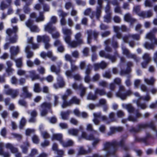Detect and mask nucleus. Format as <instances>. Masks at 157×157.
<instances>
[{
	"label": "nucleus",
	"instance_id": "16",
	"mask_svg": "<svg viewBox=\"0 0 157 157\" xmlns=\"http://www.w3.org/2000/svg\"><path fill=\"white\" fill-rule=\"evenodd\" d=\"M5 146L6 148L10 149L12 153H16L18 151L17 148L14 147L11 144L7 143L6 144Z\"/></svg>",
	"mask_w": 157,
	"mask_h": 157
},
{
	"label": "nucleus",
	"instance_id": "9",
	"mask_svg": "<svg viewBox=\"0 0 157 157\" xmlns=\"http://www.w3.org/2000/svg\"><path fill=\"white\" fill-rule=\"evenodd\" d=\"M6 94L7 95H11L12 98H14L18 94V91L17 90L10 89L6 91Z\"/></svg>",
	"mask_w": 157,
	"mask_h": 157
},
{
	"label": "nucleus",
	"instance_id": "30",
	"mask_svg": "<svg viewBox=\"0 0 157 157\" xmlns=\"http://www.w3.org/2000/svg\"><path fill=\"white\" fill-rule=\"evenodd\" d=\"M81 34L79 32L76 34L75 36V38L76 41H78V43L81 44L82 43V40L81 39Z\"/></svg>",
	"mask_w": 157,
	"mask_h": 157
},
{
	"label": "nucleus",
	"instance_id": "35",
	"mask_svg": "<svg viewBox=\"0 0 157 157\" xmlns=\"http://www.w3.org/2000/svg\"><path fill=\"white\" fill-rule=\"evenodd\" d=\"M126 108L129 113H133L135 110V108L130 104L127 105Z\"/></svg>",
	"mask_w": 157,
	"mask_h": 157
},
{
	"label": "nucleus",
	"instance_id": "53",
	"mask_svg": "<svg viewBox=\"0 0 157 157\" xmlns=\"http://www.w3.org/2000/svg\"><path fill=\"white\" fill-rule=\"evenodd\" d=\"M114 12L115 13H120L121 14L122 13V10L120 6V5L116 6L114 8Z\"/></svg>",
	"mask_w": 157,
	"mask_h": 157
},
{
	"label": "nucleus",
	"instance_id": "21",
	"mask_svg": "<svg viewBox=\"0 0 157 157\" xmlns=\"http://www.w3.org/2000/svg\"><path fill=\"white\" fill-rule=\"evenodd\" d=\"M14 60L16 63V66L18 68H21L22 66V58H19L17 59H15L14 58L12 59Z\"/></svg>",
	"mask_w": 157,
	"mask_h": 157
},
{
	"label": "nucleus",
	"instance_id": "59",
	"mask_svg": "<svg viewBox=\"0 0 157 157\" xmlns=\"http://www.w3.org/2000/svg\"><path fill=\"white\" fill-rule=\"evenodd\" d=\"M87 136V135L85 132H82V135L81 136H79L78 138V140H80L82 138L86 140Z\"/></svg>",
	"mask_w": 157,
	"mask_h": 157
},
{
	"label": "nucleus",
	"instance_id": "49",
	"mask_svg": "<svg viewBox=\"0 0 157 157\" xmlns=\"http://www.w3.org/2000/svg\"><path fill=\"white\" fill-rule=\"evenodd\" d=\"M18 104L22 106L25 107L27 106V103L26 101L23 99H20L19 100Z\"/></svg>",
	"mask_w": 157,
	"mask_h": 157
},
{
	"label": "nucleus",
	"instance_id": "1",
	"mask_svg": "<svg viewBox=\"0 0 157 157\" xmlns=\"http://www.w3.org/2000/svg\"><path fill=\"white\" fill-rule=\"evenodd\" d=\"M125 140L122 139L119 142L114 140L111 142H106L103 145V150L107 151V155H115L117 150V146L122 147L124 151H128L129 148L125 145Z\"/></svg>",
	"mask_w": 157,
	"mask_h": 157
},
{
	"label": "nucleus",
	"instance_id": "20",
	"mask_svg": "<svg viewBox=\"0 0 157 157\" xmlns=\"http://www.w3.org/2000/svg\"><path fill=\"white\" fill-rule=\"evenodd\" d=\"M70 112V111L69 110H67L66 112H62L61 116L62 119L64 120H67Z\"/></svg>",
	"mask_w": 157,
	"mask_h": 157
},
{
	"label": "nucleus",
	"instance_id": "26",
	"mask_svg": "<svg viewBox=\"0 0 157 157\" xmlns=\"http://www.w3.org/2000/svg\"><path fill=\"white\" fill-rule=\"evenodd\" d=\"M44 12L40 11L39 12V16L36 19V21L37 22L40 21H43L44 20Z\"/></svg>",
	"mask_w": 157,
	"mask_h": 157
},
{
	"label": "nucleus",
	"instance_id": "55",
	"mask_svg": "<svg viewBox=\"0 0 157 157\" xmlns=\"http://www.w3.org/2000/svg\"><path fill=\"white\" fill-rule=\"evenodd\" d=\"M65 57L66 60L70 61L71 63H72L74 61L72 59L70 55L68 54L65 55Z\"/></svg>",
	"mask_w": 157,
	"mask_h": 157
},
{
	"label": "nucleus",
	"instance_id": "17",
	"mask_svg": "<svg viewBox=\"0 0 157 157\" xmlns=\"http://www.w3.org/2000/svg\"><path fill=\"white\" fill-rule=\"evenodd\" d=\"M95 95H99L100 96L105 95L106 94V92L104 89H99L96 88L95 91Z\"/></svg>",
	"mask_w": 157,
	"mask_h": 157
},
{
	"label": "nucleus",
	"instance_id": "4",
	"mask_svg": "<svg viewBox=\"0 0 157 157\" xmlns=\"http://www.w3.org/2000/svg\"><path fill=\"white\" fill-rule=\"evenodd\" d=\"M135 141L137 142H143L145 144H148V141L150 139L152 138L151 135L148 132L146 133V136L143 138H139L135 136Z\"/></svg>",
	"mask_w": 157,
	"mask_h": 157
},
{
	"label": "nucleus",
	"instance_id": "23",
	"mask_svg": "<svg viewBox=\"0 0 157 157\" xmlns=\"http://www.w3.org/2000/svg\"><path fill=\"white\" fill-rule=\"evenodd\" d=\"M125 91V89L124 87L123 86H119V91L116 93L117 96L120 98L121 96V95H122Z\"/></svg>",
	"mask_w": 157,
	"mask_h": 157
},
{
	"label": "nucleus",
	"instance_id": "57",
	"mask_svg": "<svg viewBox=\"0 0 157 157\" xmlns=\"http://www.w3.org/2000/svg\"><path fill=\"white\" fill-rule=\"evenodd\" d=\"M101 9H96V16L97 19H98L100 17L101 13Z\"/></svg>",
	"mask_w": 157,
	"mask_h": 157
},
{
	"label": "nucleus",
	"instance_id": "3",
	"mask_svg": "<svg viewBox=\"0 0 157 157\" xmlns=\"http://www.w3.org/2000/svg\"><path fill=\"white\" fill-rule=\"evenodd\" d=\"M42 110L40 111V114L42 116H45L48 113V110L51 109L52 104L50 102H44L40 105Z\"/></svg>",
	"mask_w": 157,
	"mask_h": 157
},
{
	"label": "nucleus",
	"instance_id": "56",
	"mask_svg": "<svg viewBox=\"0 0 157 157\" xmlns=\"http://www.w3.org/2000/svg\"><path fill=\"white\" fill-rule=\"evenodd\" d=\"M30 29L33 32H38L39 30L37 26L36 25H33Z\"/></svg>",
	"mask_w": 157,
	"mask_h": 157
},
{
	"label": "nucleus",
	"instance_id": "38",
	"mask_svg": "<svg viewBox=\"0 0 157 157\" xmlns=\"http://www.w3.org/2000/svg\"><path fill=\"white\" fill-rule=\"evenodd\" d=\"M111 13H106V15H105L104 17V21L107 22H110L111 21Z\"/></svg>",
	"mask_w": 157,
	"mask_h": 157
},
{
	"label": "nucleus",
	"instance_id": "43",
	"mask_svg": "<svg viewBox=\"0 0 157 157\" xmlns=\"http://www.w3.org/2000/svg\"><path fill=\"white\" fill-rule=\"evenodd\" d=\"M141 25L140 24H137L135 27V30L138 32H139V33L140 34H142L143 33V30H140V28L141 27Z\"/></svg>",
	"mask_w": 157,
	"mask_h": 157
},
{
	"label": "nucleus",
	"instance_id": "33",
	"mask_svg": "<svg viewBox=\"0 0 157 157\" xmlns=\"http://www.w3.org/2000/svg\"><path fill=\"white\" fill-rule=\"evenodd\" d=\"M136 104L138 107H140L142 109H144L147 107V105L145 103H141L139 101H137Z\"/></svg>",
	"mask_w": 157,
	"mask_h": 157
},
{
	"label": "nucleus",
	"instance_id": "48",
	"mask_svg": "<svg viewBox=\"0 0 157 157\" xmlns=\"http://www.w3.org/2000/svg\"><path fill=\"white\" fill-rule=\"evenodd\" d=\"M69 134H72L73 135H77L78 133V130L75 129H69L68 131Z\"/></svg>",
	"mask_w": 157,
	"mask_h": 157
},
{
	"label": "nucleus",
	"instance_id": "63",
	"mask_svg": "<svg viewBox=\"0 0 157 157\" xmlns=\"http://www.w3.org/2000/svg\"><path fill=\"white\" fill-rule=\"evenodd\" d=\"M32 140L33 142L35 144H38L39 142V139L37 136L34 135L32 137Z\"/></svg>",
	"mask_w": 157,
	"mask_h": 157
},
{
	"label": "nucleus",
	"instance_id": "40",
	"mask_svg": "<svg viewBox=\"0 0 157 157\" xmlns=\"http://www.w3.org/2000/svg\"><path fill=\"white\" fill-rule=\"evenodd\" d=\"M63 34L67 36H71V32L70 29H67L64 28L63 29Z\"/></svg>",
	"mask_w": 157,
	"mask_h": 157
},
{
	"label": "nucleus",
	"instance_id": "31",
	"mask_svg": "<svg viewBox=\"0 0 157 157\" xmlns=\"http://www.w3.org/2000/svg\"><path fill=\"white\" fill-rule=\"evenodd\" d=\"M144 81L147 84L152 85L154 83L155 80L153 77H152L150 78V79L145 78Z\"/></svg>",
	"mask_w": 157,
	"mask_h": 157
},
{
	"label": "nucleus",
	"instance_id": "6",
	"mask_svg": "<svg viewBox=\"0 0 157 157\" xmlns=\"http://www.w3.org/2000/svg\"><path fill=\"white\" fill-rule=\"evenodd\" d=\"M44 31L50 34H52L56 31V29L55 27L53 26L52 23L49 22L47 25H45Z\"/></svg>",
	"mask_w": 157,
	"mask_h": 157
},
{
	"label": "nucleus",
	"instance_id": "58",
	"mask_svg": "<svg viewBox=\"0 0 157 157\" xmlns=\"http://www.w3.org/2000/svg\"><path fill=\"white\" fill-rule=\"evenodd\" d=\"M6 130L5 128H4L1 129L0 134L4 137H6Z\"/></svg>",
	"mask_w": 157,
	"mask_h": 157
},
{
	"label": "nucleus",
	"instance_id": "18",
	"mask_svg": "<svg viewBox=\"0 0 157 157\" xmlns=\"http://www.w3.org/2000/svg\"><path fill=\"white\" fill-rule=\"evenodd\" d=\"M61 144L63 147H66L72 146L73 144V142L71 140H69L67 142H65L63 140Z\"/></svg>",
	"mask_w": 157,
	"mask_h": 157
},
{
	"label": "nucleus",
	"instance_id": "54",
	"mask_svg": "<svg viewBox=\"0 0 157 157\" xmlns=\"http://www.w3.org/2000/svg\"><path fill=\"white\" fill-rule=\"evenodd\" d=\"M29 146V144L28 143H26V146H22L21 148L22 150L23 153H26L28 151L27 147Z\"/></svg>",
	"mask_w": 157,
	"mask_h": 157
},
{
	"label": "nucleus",
	"instance_id": "37",
	"mask_svg": "<svg viewBox=\"0 0 157 157\" xmlns=\"http://www.w3.org/2000/svg\"><path fill=\"white\" fill-rule=\"evenodd\" d=\"M81 44V43H78V41L76 40H73L71 41L69 44L72 48H75L77 45H80Z\"/></svg>",
	"mask_w": 157,
	"mask_h": 157
},
{
	"label": "nucleus",
	"instance_id": "29",
	"mask_svg": "<svg viewBox=\"0 0 157 157\" xmlns=\"http://www.w3.org/2000/svg\"><path fill=\"white\" fill-rule=\"evenodd\" d=\"M26 120L25 118L24 117H23L21 119L20 122V124L19 126V128L20 129H22L24 127L26 123Z\"/></svg>",
	"mask_w": 157,
	"mask_h": 157
},
{
	"label": "nucleus",
	"instance_id": "32",
	"mask_svg": "<svg viewBox=\"0 0 157 157\" xmlns=\"http://www.w3.org/2000/svg\"><path fill=\"white\" fill-rule=\"evenodd\" d=\"M146 37L147 38L150 40L151 41L153 40H154V41H155V40L156 39L153 34L151 32L147 34L146 36Z\"/></svg>",
	"mask_w": 157,
	"mask_h": 157
},
{
	"label": "nucleus",
	"instance_id": "5",
	"mask_svg": "<svg viewBox=\"0 0 157 157\" xmlns=\"http://www.w3.org/2000/svg\"><path fill=\"white\" fill-rule=\"evenodd\" d=\"M123 53L126 56L127 58L133 59L136 62H138L139 60V58L137 56L136 54H132L126 48L123 49Z\"/></svg>",
	"mask_w": 157,
	"mask_h": 157
},
{
	"label": "nucleus",
	"instance_id": "2",
	"mask_svg": "<svg viewBox=\"0 0 157 157\" xmlns=\"http://www.w3.org/2000/svg\"><path fill=\"white\" fill-rule=\"evenodd\" d=\"M147 128H149L153 130H156V128L154 122L151 121L148 123L139 124L137 125L136 128L133 126H131L129 131L130 132L136 133L140 132L143 129H144Z\"/></svg>",
	"mask_w": 157,
	"mask_h": 157
},
{
	"label": "nucleus",
	"instance_id": "10",
	"mask_svg": "<svg viewBox=\"0 0 157 157\" xmlns=\"http://www.w3.org/2000/svg\"><path fill=\"white\" fill-rule=\"evenodd\" d=\"M78 67L77 66L74 65L72 63H71V70H67L65 72V75L66 76H71L72 74V72L77 70Z\"/></svg>",
	"mask_w": 157,
	"mask_h": 157
},
{
	"label": "nucleus",
	"instance_id": "12",
	"mask_svg": "<svg viewBox=\"0 0 157 157\" xmlns=\"http://www.w3.org/2000/svg\"><path fill=\"white\" fill-rule=\"evenodd\" d=\"M114 54L113 56L109 54L106 56V59L110 60L112 63L115 62L117 60V57L119 56V55L117 51L114 52Z\"/></svg>",
	"mask_w": 157,
	"mask_h": 157
},
{
	"label": "nucleus",
	"instance_id": "61",
	"mask_svg": "<svg viewBox=\"0 0 157 157\" xmlns=\"http://www.w3.org/2000/svg\"><path fill=\"white\" fill-rule=\"evenodd\" d=\"M49 144V141L46 140H45L41 144V146L43 147L48 146Z\"/></svg>",
	"mask_w": 157,
	"mask_h": 157
},
{
	"label": "nucleus",
	"instance_id": "46",
	"mask_svg": "<svg viewBox=\"0 0 157 157\" xmlns=\"http://www.w3.org/2000/svg\"><path fill=\"white\" fill-rule=\"evenodd\" d=\"M144 5L145 7H152L153 6L152 3L149 0H145L144 2Z\"/></svg>",
	"mask_w": 157,
	"mask_h": 157
},
{
	"label": "nucleus",
	"instance_id": "8",
	"mask_svg": "<svg viewBox=\"0 0 157 157\" xmlns=\"http://www.w3.org/2000/svg\"><path fill=\"white\" fill-rule=\"evenodd\" d=\"M49 37L47 35H44L42 36L39 35L37 36V41L38 43L43 42L44 43L49 42Z\"/></svg>",
	"mask_w": 157,
	"mask_h": 157
},
{
	"label": "nucleus",
	"instance_id": "14",
	"mask_svg": "<svg viewBox=\"0 0 157 157\" xmlns=\"http://www.w3.org/2000/svg\"><path fill=\"white\" fill-rule=\"evenodd\" d=\"M52 140H56L58 141L61 144L63 141V135L60 133L54 134L52 137Z\"/></svg>",
	"mask_w": 157,
	"mask_h": 157
},
{
	"label": "nucleus",
	"instance_id": "28",
	"mask_svg": "<svg viewBox=\"0 0 157 157\" xmlns=\"http://www.w3.org/2000/svg\"><path fill=\"white\" fill-rule=\"evenodd\" d=\"M132 94V91L130 90H128L126 91L125 93H124L121 95V98L122 100H124L125 99L126 97Z\"/></svg>",
	"mask_w": 157,
	"mask_h": 157
},
{
	"label": "nucleus",
	"instance_id": "44",
	"mask_svg": "<svg viewBox=\"0 0 157 157\" xmlns=\"http://www.w3.org/2000/svg\"><path fill=\"white\" fill-rule=\"evenodd\" d=\"M87 151L85 150L82 147L80 148L78 153V155H85L87 153Z\"/></svg>",
	"mask_w": 157,
	"mask_h": 157
},
{
	"label": "nucleus",
	"instance_id": "45",
	"mask_svg": "<svg viewBox=\"0 0 157 157\" xmlns=\"http://www.w3.org/2000/svg\"><path fill=\"white\" fill-rule=\"evenodd\" d=\"M80 91V96L81 97H83L86 93V88L84 87L83 86H82V87L81 89H79Z\"/></svg>",
	"mask_w": 157,
	"mask_h": 157
},
{
	"label": "nucleus",
	"instance_id": "22",
	"mask_svg": "<svg viewBox=\"0 0 157 157\" xmlns=\"http://www.w3.org/2000/svg\"><path fill=\"white\" fill-rule=\"evenodd\" d=\"M80 103V100L78 99L75 96H74L69 100V103L71 105L74 104L76 105H78Z\"/></svg>",
	"mask_w": 157,
	"mask_h": 157
},
{
	"label": "nucleus",
	"instance_id": "50",
	"mask_svg": "<svg viewBox=\"0 0 157 157\" xmlns=\"http://www.w3.org/2000/svg\"><path fill=\"white\" fill-rule=\"evenodd\" d=\"M43 6V9L44 12H48L49 11L50 7L49 6L45 3H44L42 5Z\"/></svg>",
	"mask_w": 157,
	"mask_h": 157
},
{
	"label": "nucleus",
	"instance_id": "60",
	"mask_svg": "<svg viewBox=\"0 0 157 157\" xmlns=\"http://www.w3.org/2000/svg\"><path fill=\"white\" fill-rule=\"evenodd\" d=\"M82 85L81 84L78 85L76 83H74L72 85V87L73 88L75 89H81L82 87Z\"/></svg>",
	"mask_w": 157,
	"mask_h": 157
},
{
	"label": "nucleus",
	"instance_id": "19",
	"mask_svg": "<svg viewBox=\"0 0 157 157\" xmlns=\"http://www.w3.org/2000/svg\"><path fill=\"white\" fill-rule=\"evenodd\" d=\"M155 44L154 42L150 43L146 42L144 44V47L146 49L148 50L152 49L155 47Z\"/></svg>",
	"mask_w": 157,
	"mask_h": 157
},
{
	"label": "nucleus",
	"instance_id": "47",
	"mask_svg": "<svg viewBox=\"0 0 157 157\" xmlns=\"http://www.w3.org/2000/svg\"><path fill=\"white\" fill-rule=\"evenodd\" d=\"M25 24L27 26L30 28L33 25V21L29 19L26 22Z\"/></svg>",
	"mask_w": 157,
	"mask_h": 157
},
{
	"label": "nucleus",
	"instance_id": "42",
	"mask_svg": "<svg viewBox=\"0 0 157 157\" xmlns=\"http://www.w3.org/2000/svg\"><path fill=\"white\" fill-rule=\"evenodd\" d=\"M131 71L126 68V70H124L121 69L120 72V75L121 76L123 75L126 74H128Z\"/></svg>",
	"mask_w": 157,
	"mask_h": 157
},
{
	"label": "nucleus",
	"instance_id": "64",
	"mask_svg": "<svg viewBox=\"0 0 157 157\" xmlns=\"http://www.w3.org/2000/svg\"><path fill=\"white\" fill-rule=\"evenodd\" d=\"M99 63L100 68L101 69H105L107 66V64L104 61H102Z\"/></svg>",
	"mask_w": 157,
	"mask_h": 157
},
{
	"label": "nucleus",
	"instance_id": "11",
	"mask_svg": "<svg viewBox=\"0 0 157 157\" xmlns=\"http://www.w3.org/2000/svg\"><path fill=\"white\" fill-rule=\"evenodd\" d=\"M23 92L21 96L24 97L25 98H30L32 96V94L28 91L27 86H24L22 88Z\"/></svg>",
	"mask_w": 157,
	"mask_h": 157
},
{
	"label": "nucleus",
	"instance_id": "25",
	"mask_svg": "<svg viewBox=\"0 0 157 157\" xmlns=\"http://www.w3.org/2000/svg\"><path fill=\"white\" fill-rule=\"evenodd\" d=\"M67 78H73L76 81H80L81 79V77L80 75L78 74H76L74 75H73L72 74V75L71 76H67Z\"/></svg>",
	"mask_w": 157,
	"mask_h": 157
},
{
	"label": "nucleus",
	"instance_id": "7",
	"mask_svg": "<svg viewBox=\"0 0 157 157\" xmlns=\"http://www.w3.org/2000/svg\"><path fill=\"white\" fill-rule=\"evenodd\" d=\"M10 52L11 53V59H13V56L16 55L19 52V47L17 46L16 47L15 46H11L10 48Z\"/></svg>",
	"mask_w": 157,
	"mask_h": 157
},
{
	"label": "nucleus",
	"instance_id": "24",
	"mask_svg": "<svg viewBox=\"0 0 157 157\" xmlns=\"http://www.w3.org/2000/svg\"><path fill=\"white\" fill-rule=\"evenodd\" d=\"M58 85L59 87H63L65 85V83L63 78L61 77H59L57 78Z\"/></svg>",
	"mask_w": 157,
	"mask_h": 157
},
{
	"label": "nucleus",
	"instance_id": "39",
	"mask_svg": "<svg viewBox=\"0 0 157 157\" xmlns=\"http://www.w3.org/2000/svg\"><path fill=\"white\" fill-rule=\"evenodd\" d=\"M51 70L52 72H55L58 75L60 72L59 69H57L56 66L54 65H52L51 67Z\"/></svg>",
	"mask_w": 157,
	"mask_h": 157
},
{
	"label": "nucleus",
	"instance_id": "52",
	"mask_svg": "<svg viewBox=\"0 0 157 157\" xmlns=\"http://www.w3.org/2000/svg\"><path fill=\"white\" fill-rule=\"evenodd\" d=\"M76 3L78 5L82 6H84L86 5V2L82 0H76Z\"/></svg>",
	"mask_w": 157,
	"mask_h": 157
},
{
	"label": "nucleus",
	"instance_id": "27",
	"mask_svg": "<svg viewBox=\"0 0 157 157\" xmlns=\"http://www.w3.org/2000/svg\"><path fill=\"white\" fill-rule=\"evenodd\" d=\"M115 113L113 112H111L109 115V118L110 120V121H107V123L109 124L110 122H113L115 121L116 119L114 117Z\"/></svg>",
	"mask_w": 157,
	"mask_h": 157
},
{
	"label": "nucleus",
	"instance_id": "36",
	"mask_svg": "<svg viewBox=\"0 0 157 157\" xmlns=\"http://www.w3.org/2000/svg\"><path fill=\"white\" fill-rule=\"evenodd\" d=\"M133 10L137 15L141 17L140 13H142V11H140V7L139 6H136L134 7Z\"/></svg>",
	"mask_w": 157,
	"mask_h": 157
},
{
	"label": "nucleus",
	"instance_id": "41",
	"mask_svg": "<svg viewBox=\"0 0 157 157\" xmlns=\"http://www.w3.org/2000/svg\"><path fill=\"white\" fill-rule=\"evenodd\" d=\"M97 98V96L95 94H93L92 93H89L87 97V99L88 100H95Z\"/></svg>",
	"mask_w": 157,
	"mask_h": 157
},
{
	"label": "nucleus",
	"instance_id": "34",
	"mask_svg": "<svg viewBox=\"0 0 157 157\" xmlns=\"http://www.w3.org/2000/svg\"><path fill=\"white\" fill-rule=\"evenodd\" d=\"M33 90L36 93H39L41 91V89L40 87L39 83H36L34 84Z\"/></svg>",
	"mask_w": 157,
	"mask_h": 157
},
{
	"label": "nucleus",
	"instance_id": "15",
	"mask_svg": "<svg viewBox=\"0 0 157 157\" xmlns=\"http://www.w3.org/2000/svg\"><path fill=\"white\" fill-rule=\"evenodd\" d=\"M153 15L152 11L149 10L147 11H142L140 13L141 17L143 18H149L151 17Z\"/></svg>",
	"mask_w": 157,
	"mask_h": 157
},
{
	"label": "nucleus",
	"instance_id": "51",
	"mask_svg": "<svg viewBox=\"0 0 157 157\" xmlns=\"http://www.w3.org/2000/svg\"><path fill=\"white\" fill-rule=\"evenodd\" d=\"M143 58L144 61L149 62L151 60V59L149 55L147 53H145L143 56Z\"/></svg>",
	"mask_w": 157,
	"mask_h": 157
},
{
	"label": "nucleus",
	"instance_id": "62",
	"mask_svg": "<svg viewBox=\"0 0 157 157\" xmlns=\"http://www.w3.org/2000/svg\"><path fill=\"white\" fill-rule=\"evenodd\" d=\"M23 10L24 13L25 14H28L30 12V10L29 7L24 6Z\"/></svg>",
	"mask_w": 157,
	"mask_h": 157
},
{
	"label": "nucleus",
	"instance_id": "13",
	"mask_svg": "<svg viewBox=\"0 0 157 157\" xmlns=\"http://www.w3.org/2000/svg\"><path fill=\"white\" fill-rule=\"evenodd\" d=\"M124 19L126 21L130 22L131 25H132L136 21V20L132 18L129 13H127L125 15Z\"/></svg>",
	"mask_w": 157,
	"mask_h": 157
}]
</instances>
